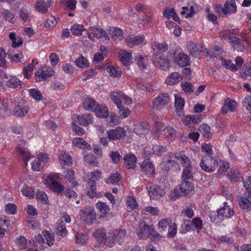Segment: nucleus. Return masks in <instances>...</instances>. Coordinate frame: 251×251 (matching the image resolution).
<instances>
[{"instance_id":"f3484780","label":"nucleus","mask_w":251,"mask_h":251,"mask_svg":"<svg viewBox=\"0 0 251 251\" xmlns=\"http://www.w3.org/2000/svg\"><path fill=\"white\" fill-rule=\"evenodd\" d=\"M225 205L217 211V215L219 218H230L234 214L233 210L227 205L226 202H224Z\"/></svg>"},{"instance_id":"f257e3e1","label":"nucleus","mask_w":251,"mask_h":251,"mask_svg":"<svg viewBox=\"0 0 251 251\" xmlns=\"http://www.w3.org/2000/svg\"><path fill=\"white\" fill-rule=\"evenodd\" d=\"M175 158L179 161L184 167L182 173V180L190 181L193 179L192 166L191 160L183 151L176 152L175 154Z\"/></svg>"},{"instance_id":"69168bd1","label":"nucleus","mask_w":251,"mask_h":251,"mask_svg":"<svg viewBox=\"0 0 251 251\" xmlns=\"http://www.w3.org/2000/svg\"><path fill=\"white\" fill-rule=\"evenodd\" d=\"M182 90L186 94H191L194 92V89L190 82H185L181 83Z\"/></svg>"},{"instance_id":"052dcab7","label":"nucleus","mask_w":251,"mask_h":251,"mask_svg":"<svg viewBox=\"0 0 251 251\" xmlns=\"http://www.w3.org/2000/svg\"><path fill=\"white\" fill-rule=\"evenodd\" d=\"M71 30L74 35L80 36L84 30V27L81 25H74L71 26Z\"/></svg>"},{"instance_id":"79ce46f5","label":"nucleus","mask_w":251,"mask_h":251,"mask_svg":"<svg viewBox=\"0 0 251 251\" xmlns=\"http://www.w3.org/2000/svg\"><path fill=\"white\" fill-rule=\"evenodd\" d=\"M65 177L70 183L71 187H74L77 185V183L74 176V170L72 169L68 170L66 173Z\"/></svg>"},{"instance_id":"473e14b6","label":"nucleus","mask_w":251,"mask_h":251,"mask_svg":"<svg viewBox=\"0 0 251 251\" xmlns=\"http://www.w3.org/2000/svg\"><path fill=\"white\" fill-rule=\"evenodd\" d=\"M121 178V175L116 171L111 173L108 177L105 179L104 181L107 184L117 185L119 183Z\"/></svg>"},{"instance_id":"a211bd4d","label":"nucleus","mask_w":251,"mask_h":251,"mask_svg":"<svg viewBox=\"0 0 251 251\" xmlns=\"http://www.w3.org/2000/svg\"><path fill=\"white\" fill-rule=\"evenodd\" d=\"M118 56L120 61L125 67L129 66L131 63V53L125 50H121L118 53Z\"/></svg>"},{"instance_id":"c756f323","label":"nucleus","mask_w":251,"mask_h":251,"mask_svg":"<svg viewBox=\"0 0 251 251\" xmlns=\"http://www.w3.org/2000/svg\"><path fill=\"white\" fill-rule=\"evenodd\" d=\"M50 2L39 0L35 4V8L36 11L41 13H45L47 12L50 6Z\"/></svg>"},{"instance_id":"603ef678","label":"nucleus","mask_w":251,"mask_h":251,"mask_svg":"<svg viewBox=\"0 0 251 251\" xmlns=\"http://www.w3.org/2000/svg\"><path fill=\"white\" fill-rule=\"evenodd\" d=\"M23 194L29 198H32L34 196V191L32 187L28 186L27 184L24 185L22 189Z\"/></svg>"},{"instance_id":"f704fd0d","label":"nucleus","mask_w":251,"mask_h":251,"mask_svg":"<svg viewBox=\"0 0 251 251\" xmlns=\"http://www.w3.org/2000/svg\"><path fill=\"white\" fill-rule=\"evenodd\" d=\"M238 201L242 209L246 211H251V199L241 197L238 199Z\"/></svg>"},{"instance_id":"bf43d9fd","label":"nucleus","mask_w":251,"mask_h":251,"mask_svg":"<svg viewBox=\"0 0 251 251\" xmlns=\"http://www.w3.org/2000/svg\"><path fill=\"white\" fill-rule=\"evenodd\" d=\"M123 31L120 28L112 27L110 30L109 34L111 38L116 40L117 39L122 37L123 35Z\"/></svg>"},{"instance_id":"f03ea898","label":"nucleus","mask_w":251,"mask_h":251,"mask_svg":"<svg viewBox=\"0 0 251 251\" xmlns=\"http://www.w3.org/2000/svg\"><path fill=\"white\" fill-rule=\"evenodd\" d=\"M126 232L125 229H115L107 235L105 232L101 233V237L104 240L105 244L109 247H112L116 243L120 245L124 242L126 236Z\"/></svg>"},{"instance_id":"a19ab883","label":"nucleus","mask_w":251,"mask_h":251,"mask_svg":"<svg viewBox=\"0 0 251 251\" xmlns=\"http://www.w3.org/2000/svg\"><path fill=\"white\" fill-rule=\"evenodd\" d=\"M144 40V39L143 37L139 36L129 38L126 40V45L129 48H132L142 43Z\"/></svg>"},{"instance_id":"4be33fe9","label":"nucleus","mask_w":251,"mask_h":251,"mask_svg":"<svg viewBox=\"0 0 251 251\" xmlns=\"http://www.w3.org/2000/svg\"><path fill=\"white\" fill-rule=\"evenodd\" d=\"M82 103L84 109L92 111H94L98 104L94 99L89 97L84 98Z\"/></svg>"},{"instance_id":"e433bc0d","label":"nucleus","mask_w":251,"mask_h":251,"mask_svg":"<svg viewBox=\"0 0 251 251\" xmlns=\"http://www.w3.org/2000/svg\"><path fill=\"white\" fill-rule=\"evenodd\" d=\"M122 96H123V93L118 90L113 91L110 94L111 100L113 101L117 106L122 104Z\"/></svg>"},{"instance_id":"1a4fd4ad","label":"nucleus","mask_w":251,"mask_h":251,"mask_svg":"<svg viewBox=\"0 0 251 251\" xmlns=\"http://www.w3.org/2000/svg\"><path fill=\"white\" fill-rule=\"evenodd\" d=\"M143 174L149 177H152L155 174V167L150 159H145L140 164Z\"/></svg>"},{"instance_id":"c9c22d12","label":"nucleus","mask_w":251,"mask_h":251,"mask_svg":"<svg viewBox=\"0 0 251 251\" xmlns=\"http://www.w3.org/2000/svg\"><path fill=\"white\" fill-rule=\"evenodd\" d=\"M185 100L180 97L175 95V106L176 112L179 116L183 115L182 109L184 106Z\"/></svg>"},{"instance_id":"13d9d810","label":"nucleus","mask_w":251,"mask_h":251,"mask_svg":"<svg viewBox=\"0 0 251 251\" xmlns=\"http://www.w3.org/2000/svg\"><path fill=\"white\" fill-rule=\"evenodd\" d=\"M9 38L12 41V46L14 48L18 47L23 44L22 39L19 38H17L14 32L10 33Z\"/></svg>"},{"instance_id":"774afa93","label":"nucleus","mask_w":251,"mask_h":251,"mask_svg":"<svg viewBox=\"0 0 251 251\" xmlns=\"http://www.w3.org/2000/svg\"><path fill=\"white\" fill-rule=\"evenodd\" d=\"M16 242L19 249L24 250L26 248L27 240L24 236H21L19 238H17Z\"/></svg>"},{"instance_id":"0eeeda50","label":"nucleus","mask_w":251,"mask_h":251,"mask_svg":"<svg viewBox=\"0 0 251 251\" xmlns=\"http://www.w3.org/2000/svg\"><path fill=\"white\" fill-rule=\"evenodd\" d=\"M81 219L86 224H92L96 220L97 215L93 207L91 206L86 207L80 212Z\"/></svg>"},{"instance_id":"cd10ccee","label":"nucleus","mask_w":251,"mask_h":251,"mask_svg":"<svg viewBox=\"0 0 251 251\" xmlns=\"http://www.w3.org/2000/svg\"><path fill=\"white\" fill-rule=\"evenodd\" d=\"M225 15L235 13L237 11V7L234 0H226L225 4Z\"/></svg>"},{"instance_id":"09e8293b","label":"nucleus","mask_w":251,"mask_h":251,"mask_svg":"<svg viewBox=\"0 0 251 251\" xmlns=\"http://www.w3.org/2000/svg\"><path fill=\"white\" fill-rule=\"evenodd\" d=\"M172 220L170 218H164L161 219L158 223L159 229L162 231L166 229L168 226H170L172 223Z\"/></svg>"},{"instance_id":"6e6552de","label":"nucleus","mask_w":251,"mask_h":251,"mask_svg":"<svg viewBox=\"0 0 251 251\" xmlns=\"http://www.w3.org/2000/svg\"><path fill=\"white\" fill-rule=\"evenodd\" d=\"M153 65L163 71H167L170 67V62L168 57L165 55H152Z\"/></svg>"},{"instance_id":"680f3d73","label":"nucleus","mask_w":251,"mask_h":251,"mask_svg":"<svg viewBox=\"0 0 251 251\" xmlns=\"http://www.w3.org/2000/svg\"><path fill=\"white\" fill-rule=\"evenodd\" d=\"M191 225V220H184L183 223L181 225L180 227V232L182 233H185L189 231L190 230H192V227Z\"/></svg>"},{"instance_id":"aec40b11","label":"nucleus","mask_w":251,"mask_h":251,"mask_svg":"<svg viewBox=\"0 0 251 251\" xmlns=\"http://www.w3.org/2000/svg\"><path fill=\"white\" fill-rule=\"evenodd\" d=\"M175 61L179 66L183 67L190 65V58L188 56L184 53H179L175 58Z\"/></svg>"},{"instance_id":"338daca9","label":"nucleus","mask_w":251,"mask_h":251,"mask_svg":"<svg viewBox=\"0 0 251 251\" xmlns=\"http://www.w3.org/2000/svg\"><path fill=\"white\" fill-rule=\"evenodd\" d=\"M117 107L119 109V114L122 118H126L129 115L130 111L128 108L125 107L122 104Z\"/></svg>"},{"instance_id":"a878e982","label":"nucleus","mask_w":251,"mask_h":251,"mask_svg":"<svg viewBox=\"0 0 251 251\" xmlns=\"http://www.w3.org/2000/svg\"><path fill=\"white\" fill-rule=\"evenodd\" d=\"M230 43L232 44L234 50L237 51L244 52L246 49L244 41L236 36L232 39Z\"/></svg>"},{"instance_id":"dca6fc26","label":"nucleus","mask_w":251,"mask_h":251,"mask_svg":"<svg viewBox=\"0 0 251 251\" xmlns=\"http://www.w3.org/2000/svg\"><path fill=\"white\" fill-rule=\"evenodd\" d=\"M151 48L153 50L152 55H164L163 52H166L168 50V46L167 43L154 42L151 44Z\"/></svg>"},{"instance_id":"e2e57ef3","label":"nucleus","mask_w":251,"mask_h":251,"mask_svg":"<svg viewBox=\"0 0 251 251\" xmlns=\"http://www.w3.org/2000/svg\"><path fill=\"white\" fill-rule=\"evenodd\" d=\"M75 65L80 68H84L87 67L89 65V62L88 60L83 57L81 56L75 61Z\"/></svg>"},{"instance_id":"6ab92c4d","label":"nucleus","mask_w":251,"mask_h":251,"mask_svg":"<svg viewBox=\"0 0 251 251\" xmlns=\"http://www.w3.org/2000/svg\"><path fill=\"white\" fill-rule=\"evenodd\" d=\"M91 33L95 37L100 40H103L108 38L109 36L107 33L100 27L93 26L90 28Z\"/></svg>"},{"instance_id":"de8ad7c7","label":"nucleus","mask_w":251,"mask_h":251,"mask_svg":"<svg viewBox=\"0 0 251 251\" xmlns=\"http://www.w3.org/2000/svg\"><path fill=\"white\" fill-rule=\"evenodd\" d=\"M6 84L8 87L14 88L21 87L22 82L17 77L12 76L7 81Z\"/></svg>"},{"instance_id":"ea45409f","label":"nucleus","mask_w":251,"mask_h":251,"mask_svg":"<svg viewBox=\"0 0 251 251\" xmlns=\"http://www.w3.org/2000/svg\"><path fill=\"white\" fill-rule=\"evenodd\" d=\"M163 15L168 19L172 18L173 20L177 22H178L179 20V19L175 11V9L174 8H166L164 11Z\"/></svg>"},{"instance_id":"4d7b16f0","label":"nucleus","mask_w":251,"mask_h":251,"mask_svg":"<svg viewBox=\"0 0 251 251\" xmlns=\"http://www.w3.org/2000/svg\"><path fill=\"white\" fill-rule=\"evenodd\" d=\"M43 234L47 240L48 245L50 246L52 245L54 240V234L52 232L48 230L43 231Z\"/></svg>"},{"instance_id":"49530a36","label":"nucleus","mask_w":251,"mask_h":251,"mask_svg":"<svg viewBox=\"0 0 251 251\" xmlns=\"http://www.w3.org/2000/svg\"><path fill=\"white\" fill-rule=\"evenodd\" d=\"M136 63L142 69H145L148 64V61L146 56L138 55L135 58Z\"/></svg>"},{"instance_id":"b1692460","label":"nucleus","mask_w":251,"mask_h":251,"mask_svg":"<svg viewBox=\"0 0 251 251\" xmlns=\"http://www.w3.org/2000/svg\"><path fill=\"white\" fill-rule=\"evenodd\" d=\"M10 100L8 99H4L0 106V116L2 117L9 116L11 114V110L9 108Z\"/></svg>"},{"instance_id":"ddd939ff","label":"nucleus","mask_w":251,"mask_h":251,"mask_svg":"<svg viewBox=\"0 0 251 251\" xmlns=\"http://www.w3.org/2000/svg\"><path fill=\"white\" fill-rule=\"evenodd\" d=\"M25 145V142L24 140H20L19 143L17 147V151L20 154L25 162V166H26L27 165V161L32 158V155L26 148H25L24 146L23 147V146Z\"/></svg>"},{"instance_id":"f8f14e48","label":"nucleus","mask_w":251,"mask_h":251,"mask_svg":"<svg viewBox=\"0 0 251 251\" xmlns=\"http://www.w3.org/2000/svg\"><path fill=\"white\" fill-rule=\"evenodd\" d=\"M47 186L54 192L57 193L62 192L64 189V186L55 180V176L49 175L46 180Z\"/></svg>"},{"instance_id":"20e7f679","label":"nucleus","mask_w":251,"mask_h":251,"mask_svg":"<svg viewBox=\"0 0 251 251\" xmlns=\"http://www.w3.org/2000/svg\"><path fill=\"white\" fill-rule=\"evenodd\" d=\"M218 159L211 155H204L201 157L200 166L207 173L213 172L218 167Z\"/></svg>"},{"instance_id":"39448f33","label":"nucleus","mask_w":251,"mask_h":251,"mask_svg":"<svg viewBox=\"0 0 251 251\" xmlns=\"http://www.w3.org/2000/svg\"><path fill=\"white\" fill-rule=\"evenodd\" d=\"M175 153L172 152H168L162 159L160 164L161 168L165 171H169L171 169H175L178 165L177 162L173 159L175 158Z\"/></svg>"},{"instance_id":"72a5a7b5","label":"nucleus","mask_w":251,"mask_h":251,"mask_svg":"<svg viewBox=\"0 0 251 251\" xmlns=\"http://www.w3.org/2000/svg\"><path fill=\"white\" fill-rule=\"evenodd\" d=\"M96 207L101 214L100 218L105 217L106 215L109 213L110 210V208L105 202H101L100 201H99L96 204Z\"/></svg>"},{"instance_id":"9b49d317","label":"nucleus","mask_w":251,"mask_h":251,"mask_svg":"<svg viewBox=\"0 0 251 251\" xmlns=\"http://www.w3.org/2000/svg\"><path fill=\"white\" fill-rule=\"evenodd\" d=\"M154 230L145 222L140 223L136 230V233L141 239H146L152 235Z\"/></svg>"},{"instance_id":"58836bf2","label":"nucleus","mask_w":251,"mask_h":251,"mask_svg":"<svg viewBox=\"0 0 251 251\" xmlns=\"http://www.w3.org/2000/svg\"><path fill=\"white\" fill-rule=\"evenodd\" d=\"M53 73V72L52 71L47 73L44 71L41 70H38L35 75L36 81L40 82L42 80L50 77L52 75Z\"/></svg>"},{"instance_id":"2f4dec72","label":"nucleus","mask_w":251,"mask_h":251,"mask_svg":"<svg viewBox=\"0 0 251 251\" xmlns=\"http://www.w3.org/2000/svg\"><path fill=\"white\" fill-rule=\"evenodd\" d=\"M182 79V76L180 74L177 72H174L167 77L166 82L169 85H173L178 83Z\"/></svg>"},{"instance_id":"412c9836","label":"nucleus","mask_w":251,"mask_h":251,"mask_svg":"<svg viewBox=\"0 0 251 251\" xmlns=\"http://www.w3.org/2000/svg\"><path fill=\"white\" fill-rule=\"evenodd\" d=\"M59 162L63 165H70L73 163L72 157L64 151L59 150L57 152Z\"/></svg>"},{"instance_id":"2eb2a0df","label":"nucleus","mask_w":251,"mask_h":251,"mask_svg":"<svg viewBox=\"0 0 251 251\" xmlns=\"http://www.w3.org/2000/svg\"><path fill=\"white\" fill-rule=\"evenodd\" d=\"M137 158L132 153H126L124 156V167L126 169H134L136 166Z\"/></svg>"},{"instance_id":"c85d7f7f","label":"nucleus","mask_w":251,"mask_h":251,"mask_svg":"<svg viewBox=\"0 0 251 251\" xmlns=\"http://www.w3.org/2000/svg\"><path fill=\"white\" fill-rule=\"evenodd\" d=\"M202 47H198L196 44L191 42L188 44L187 49L190 54L195 58H200Z\"/></svg>"},{"instance_id":"6e6d98bb","label":"nucleus","mask_w":251,"mask_h":251,"mask_svg":"<svg viewBox=\"0 0 251 251\" xmlns=\"http://www.w3.org/2000/svg\"><path fill=\"white\" fill-rule=\"evenodd\" d=\"M192 230H201L202 226V221L200 218H195L191 221Z\"/></svg>"},{"instance_id":"393cba45","label":"nucleus","mask_w":251,"mask_h":251,"mask_svg":"<svg viewBox=\"0 0 251 251\" xmlns=\"http://www.w3.org/2000/svg\"><path fill=\"white\" fill-rule=\"evenodd\" d=\"M150 126L146 123H139L135 125L133 131L138 135L141 136L147 133Z\"/></svg>"},{"instance_id":"7c9ffc66","label":"nucleus","mask_w":251,"mask_h":251,"mask_svg":"<svg viewBox=\"0 0 251 251\" xmlns=\"http://www.w3.org/2000/svg\"><path fill=\"white\" fill-rule=\"evenodd\" d=\"M98 117L100 118H106L109 115L108 108L104 105L97 104V107L93 111Z\"/></svg>"},{"instance_id":"37998d69","label":"nucleus","mask_w":251,"mask_h":251,"mask_svg":"<svg viewBox=\"0 0 251 251\" xmlns=\"http://www.w3.org/2000/svg\"><path fill=\"white\" fill-rule=\"evenodd\" d=\"M234 30H224L220 32V37L222 39H229L230 43L231 42L232 39L236 37V33L234 32Z\"/></svg>"},{"instance_id":"4468645a","label":"nucleus","mask_w":251,"mask_h":251,"mask_svg":"<svg viewBox=\"0 0 251 251\" xmlns=\"http://www.w3.org/2000/svg\"><path fill=\"white\" fill-rule=\"evenodd\" d=\"M108 138L110 140H119L126 136V131L123 127H118L107 131Z\"/></svg>"},{"instance_id":"3c124183","label":"nucleus","mask_w":251,"mask_h":251,"mask_svg":"<svg viewBox=\"0 0 251 251\" xmlns=\"http://www.w3.org/2000/svg\"><path fill=\"white\" fill-rule=\"evenodd\" d=\"M56 232L61 236H65L67 234V230L64 223L59 221L56 225Z\"/></svg>"},{"instance_id":"bb28decb","label":"nucleus","mask_w":251,"mask_h":251,"mask_svg":"<svg viewBox=\"0 0 251 251\" xmlns=\"http://www.w3.org/2000/svg\"><path fill=\"white\" fill-rule=\"evenodd\" d=\"M77 122L83 126H87L93 123V117L91 114L86 113L77 116Z\"/></svg>"},{"instance_id":"9d476101","label":"nucleus","mask_w":251,"mask_h":251,"mask_svg":"<svg viewBox=\"0 0 251 251\" xmlns=\"http://www.w3.org/2000/svg\"><path fill=\"white\" fill-rule=\"evenodd\" d=\"M170 97L168 94H160L153 100L152 107L157 110L161 109L163 106L168 103Z\"/></svg>"},{"instance_id":"5701e85b","label":"nucleus","mask_w":251,"mask_h":251,"mask_svg":"<svg viewBox=\"0 0 251 251\" xmlns=\"http://www.w3.org/2000/svg\"><path fill=\"white\" fill-rule=\"evenodd\" d=\"M179 188L185 195L191 194L194 192V185L190 181L182 180Z\"/></svg>"},{"instance_id":"7ed1b4c3","label":"nucleus","mask_w":251,"mask_h":251,"mask_svg":"<svg viewBox=\"0 0 251 251\" xmlns=\"http://www.w3.org/2000/svg\"><path fill=\"white\" fill-rule=\"evenodd\" d=\"M101 173L100 171H94L88 175V181L86 185L87 195L91 198L100 197V194L96 192V180H98L101 176Z\"/></svg>"},{"instance_id":"5fc2aeb1","label":"nucleus","mask_w":251,"mask_h":251,"mask_svg":"<svg viewBox=\"0 0 251 251\" xmlns=\"http://www.w3.org/2000/svg\"><path fill=\"white\" fill-rule=\"evenodd\" d=\"M182 16H184L186 18L191 17L195 13L194 8L191 6L190 8L187 6H184L182 7V10L180 12Z\"/></svg>"},{"instance_id":"864d4df0","label":"nucleus","mask_w":251,"mask_h":251,"mask_svg":"<svg viewBox=\"0 0 251 251\" xmlns=\"http://www.w3.org/2000/svg\"><path fill=\"white\" fill-rule=\"evenodd\" d=\"M126 204L127 208L130 210H133L138 206L135 199L130 196H128L126 198Z\"/></svg>"},{"instance_id":"0e129e2a","label":"nucleus","mask_w":251,"mask_h":251,"mask_svg":"<svg viewBox=\"0 0 251 251\" xmlns=\"http://www.w3.org/2000/svg\"><path fill=\"white\" fill-rule=\"evenodd\" d=\"M199 120V118L194 115H187L183 120L184 124L187 125H190L191 124L197 123Z\"/></svg>"},{"instance_id":"a18cd8bd","label":"nucleus","mask_w":251,"mask_h":251,"mask_svg":"<svg viewBox=\"0 0 251 251\" xmlns=\"http://www.w3.org/2000/svg\"><path fill=\"white\" fill-rule=\"evenodd\" d=\"M223 50L222 49L218 46L215 47L213 49L207 51V54L211 57H216L222 58V53Z\"/></svg>"},{"instance_id":"423d86ee","label":"nucleus","mask_w":251,"mask_h":251,"mask_svg":"<svg viewBox=\"0 0 251 251\" xmlns=\"http://www.w3.org/2000/svg\"><path fill=\"white\" fill-rule=\"evenodd\" d=\"M146 188L151 199L158 200L165 194V191L159 186L149 182L146 185Z\"/></svg>"},{"instance_id":"c03bdc74","label":"nucleus","mask_w":251,"mask_h":251,"mask_svg":"<svg viewBox=\"0 0 251 251\" xmlns=\"http://www.w3.org/2000/svg\"><path fill=\"white\" fill-rule=\"evenodd\" d=\"M29 108L26 107H21L20 105H17L13 109V113L16 116L24 117L28 112Z\"/></svg>"},{"instance_id":"8fccbe9b","label":"nucleus","mask_w":251,"mask_h":251,"mask_svg":"<svg viewBox=\"0 0 251 251\" xmlns=\"http://www.w3.org/2000/svg\"><path fill=\"white\" fill-rule=\"evenodd\" d=\"M29 95L36 101H40L43 100V96L39 90L33 88L29 90Z\"/></svg>"},{"instance_id":"4c0bfd02","label":"nucleus","mask_w":251,"mask_h":251,"mask_svg":"<svg viewBox=\"0 0 251 251\" xmlns=\"http://www.w3.org/2000/svg\"><path fill=\"white\" fill-rule=\"evenodd\" d=\"M73 144L79 149L91 150V146L82 138H74L73 140Z\"/></svg>"}]
</instances>
